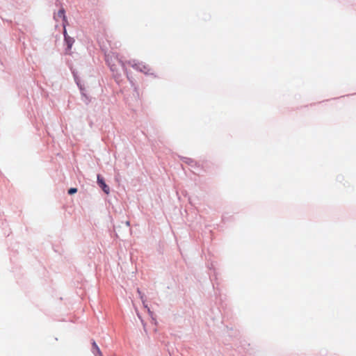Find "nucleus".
Segmentation results:
<instances>
[{
	"instance_id": "obj_3",
	"label": "nucleus",
	"mask_w": 356,
	"mask_h": 356,
	"mask_svg": "<svg viewBox=\"0 0 356 356\" xmlns=\"http://www.w3.org/2000/svg\"><path fill=\"white\" fill-rule=\"evenodd\" d=\"M97 184L99 187L104 191V192L106 194H108L110 192L109 187L106 184L104 179L99 175H97Z\"/></svg>"
},
{
	"instance_id": "obj_1",
	"label": "nucleus",
	"mask_w": 356,
	"mask_h": 356,
	"mask_svg": "<svg viewBox=\"0 0 356 356\" xmlns=\"http://www.w3.org/2000/svg\"><path fill=\"white\" fill-rule=\"evenodd\" d=\"M106 61L109 66L111 71L113 72H118L120 67H123V64L121 60L119 59L118 56L113 53H109L105 54Z\"/></svg>"
},
{
	"instance_id": "obj_8",
	"label": "nucleus",
	"mask_w": 356,
	"mask_h": 356,
	"mask_svg": "<svg viewBox=\"0 0 356 356\" xmlns=\"http://www.w3.org/2000/svg\"><path fill=\"white\" fill-rule=\"evenodd\" d=\"M66 23H63V35H64V37L65 38V35H68L67 33V31H66Z\"/></svg>"
},
{
	"instance_id": "obj_4",
	"label": "nucleus",
	"mask_w": 356,
	"mask_h": 356,
	"mask_svg": "<svg viewBox=\"0 0 356 356\" xmlns=\"http://www.w3.org/2000/svg\"><path fill=\"white\" fill-rule=\"evenodd\" d=\"M54 18L56 20H58L59 19H60L63 21V23H66L67 20H66V17L65 15V10H64V9L59 10L58 13L54 16Z\"/></svg>"
},
{
	"instance_id": "obj_2",
	"label": "nucleus",
	"mask_w": 356,
	"mask_h": 356,
	"mask_svg": "<svg viewBox=\"0 0 356 356\" xmlns=\"http://www.w3.org/2000/svg\"><path fill=\"white\" fill-rule=\"evenodd\" d=\"M128 65L134 69L144 73L145 74H153V70L150 66L143 62L136 61L135 60L128 61Z\"/></svg>"
},
{
	"instance_id": "obj_5",
	"label": "nucleus",
	"mask_w": 356,
	"mask_h": 356,
	"mask_svg": "<svg viewBox=\"0 0 356 356\" xmlns=\"http://www.w3.org/2000/svg\"><path fill=\"white\" fill-rule=\"evenodd\" d=\"M92 352L95 356H103L99 346L95 341H92Z\"/></svg>"
},
{
	"instance_id": "obj_7",
	"label": "nucleus",
	"mask_w": 356,
	"mask_h": 356,
	"mask_svg": "<svg viewBox=\"0 0 356 356\" xmlns=\"http://www.w3.org/2000/svg\"><path fill=\"white\" fill-rule=\"evenodd\" d=\"M77 192L76 188H71L68 190V194L73 195Z\"/></svg>"
},
{
	"instance_id": "obj_6",
	"label": "nucleus",
	"mask_w": 356,
	"mask_h": 356,
	"mask_svg": "<svg viewBox=\"0 0 356 356\" xmlns=\"http://www.w3.org/2000/svg\"><path fill=\"white\" fill-rule=\"evenodd\" d=\"M65 41L67 44V49L70 50L72 48V47L74 42V38H71L69 35H65Z\"/></svg>"
}]
</instances>
